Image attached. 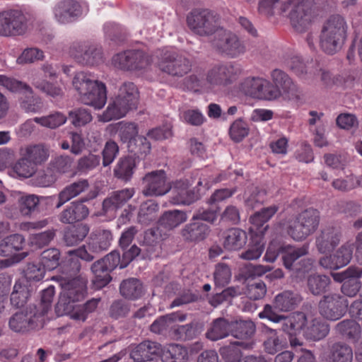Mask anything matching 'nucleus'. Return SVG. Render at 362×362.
<instances>
[{"mask_svg":"<svg viewBox=\"0 0 362 362\" xmlns=\"http://www.w3.org/2000/svg\"><path fill=\"white\" fill-rule=\"evenodd\" d=\"M263 314L275 323H281L283 332L289 335L302 334L307 339L319 341L329 333V325L320 317L307 316L302 312L293 313L288 316L275 315L267 306Z\"/></svg>","mask_w":362,"mask_h":362,"instance_id":"obj_1","label":"nucleus"},{"mask_svg":"<svg viewBox=\"0 0 362 362\" xmlns=\"http://www.w3.org/2000/svg\"><path fill=\"white\" fill-rule=\"evenodd\" d=\"M260 0L258 11L266 16H272L274 9L278 8L279 13L289 18L293 28L303 32L311 23L313 13L308 0Z\"/></svg>","mask_w":362,"mask_h":362,"instance_id":"obj_2","label":"nucleus"},{"mask_svg":"<svg viewBox=\"0 0 362 362\" xmlns=\"http://www.w3.org/2000/svg\"><path fill=\"white\" fill-rule=\"evenodd\" d=\"M72 84L78 93L82 103L95 109L104 107L107 100L105 85L90 72L79 71L74 76Z\"/></svg>","mask_w":362,"mask_h":362,"instance_id":"obj_3","label":"nucleus"},{"mask_svg":"<svg viewBox=\"0 0 362 362\" xmlns=\"http://www.w3.org/2000/svg\"><path fill=\"white\" fill-rule=\"evenodd\" d=\"M139 91L132 82H124L119 88L117 95L108 105L100 119L108 122L119 119L131 110L137 107Z\"/></svg>","mask_w":362,"mask_h":362,"instance_id":"obj_4","label":"nucleus"},{"mask_svg":"<svg viewBox=\"0 0 362 362\" xmlns=\"http://www.w3.org/2000/svg\"><path fill=\"white\" fill-rule=\"evenodd\" d=\"M348 25L340 15L330 16L324 23L320 36V45L327 54H333L342 47L347 37Z\"/></svg>","mask_w":362,"mask_h":362,"instance_id":"obj_5","label":"nucleus"},{"mask_svg":"<svg viewBox=\"0 0 362 362\" xmlns=\"http://www.w3.org/2000/svg\"><path fill=\"white\" fill-rule=\"evenodd\" d=\"M242 71L241 66L234 62L213 65L205 74L206 90L218 92L232 86L238 80Z\"/></svg>","mask_w":362,"mask_h":362,"instance_id":"obj_6","label":"nucleus"},{"mask_svg":"<svg viewBox=\"0 0 362 362\" xmlns=\"http://www.w3.org/2000/svg\"><path fill=\"white\" fill-rule=\"evenodd\" d=\"M319 222V211L310 208L288 221L287 233L293 240H303L316 230Z\"/></svg>","mask_w":362,"mask_h":362,"instance_id":"obj_7","label":"nucleus"},{"mask_svg":"<svg viewBox=\"0 0 362 362\" xmlns=\"http://www.w3.org/2000/svg\"><path fill=\"white\" fill-rule=\"evenodd\" d=\"M157 66L163 73L173 76H182L191 70V63L186 57L172 48L156 52Z\"/></svg>","mask_w":362,"mask_h":362,"instance_id":"obj_8","label":"nucleus"},{"mask_svg":"<svg viewBox=\"0 0 362 362\" xmlns=\"http://www.w3.org/2000/svg\"><path fill=\"white\" fill-rule=\"evenodd\" d=\"M28 30V18L21 9H7L0 12V36L24 35Z\"/></svg>","mask_w":362,"mask_h":362,"instance_id":"obj_9","label":"nucleus"},{"mask_svg":"<svg viewBox=\"0 0 362 362\" xmlns=\"http://www.w3.org/2000/svg\"><path fill=\"white\" fill-rule=\"evenodd\" d=\"M189 29L201 36L212 35L218 30V18L209 9H194L187 17Z\"/></svg>","mask_w":362,"mask_h":362,"instance_id":"obj_10","label":"nucleus"},{"mask_svg":"<svg viewBox=\"0 0 362 362\" xmlns=\"http://www.w3.org/2000/svg\"><path fill=\"white\" fill-rule=\"evenodd\" d=\"M211 43L218 52L230 58H237L246 52L245 43L236 34L223 29L216 33Z\"/></svg>","mask_w":362,"mask_h":362,"instance_id":"obj_11","label":"nucleus"},{"mask_svg":"<svg viewBox=\"0 0 362 362\" xmlns=\"http://www.w3.org/2000/svg\"><path fill=\"white\" fill-rule=\"evenodd\" d=\"M53 279L60 280L62 289L55 309L59 308L60 310L62 307L81 301L85 298L86 286L82 280L78 279H67L61 276H56Z\"/></svg>","mask_w":362,"mask_h":362,"instance_id":"obj_12","label":"nucleus"},{"mask_svg":"<svg viewBox=\"0 0 362 362\" xmlns=\"http://www.w3.org/2000/svg\"><path fill=\"white\" fill-rule=\"evenodd\" d=\"M44 319L35 306L25 311L17 312L10 318L9 327L15 332H26L43 326Z\"/></svg>","mask_w":362,"mask_h":362,"instance_id":"obj_13","label":"nucleus"},{"mask_svg":"<svg viewBox=\"0 0 362 362\" xmlns=\"http://www.w3.org/2000/svg\"><path fill=\"white\" fill-rule=\"evenodd\" d=\"M349 305L347 299L339 294L325 296L319 302V313L329 320H337L344 315Z\"/></svg>","mask_w":362,"mask_h":362,"instance_id":"obj_14","label":"nucleus"},{"mask_svg":"<svg viewBox=\"0 0 362 362\" xmlns=\"http://www.w3.org/2000/svg\"><path fill=\"white\" fill-rule=\"evenodd\" d=\"M270 76L273 87L279 91V98L283 97L295 103L301 100V91L286 72L276 69L271 72Z\"/></svg>","mask_w":362,"mask_h":362,"instance_id":"obj_15","label":"nucleus"},{"mask_svg":"<svg viewBox=\"0 0 362 362\" xmlns=\"http://www.w3.org/2000/svg\"><path fill=\"white\" fill-rule=\"evenodd\" d=\"M142 193L146 197L163 196L170 191L171 185L164 170H155L146 174Z\"/></svg>","mask_w":362,"mask_h":362,"instance_id":"obj_16","label":"nucleus"},{"mask_svg":"<svg viewBox=\"0 0 362 362\" xmlns=\"http://www.w3.org/2000/svg\"><path fill=\"white\" fill-rule=\"evenodd\" d=\"M342 238L341 228L328 224L322 226L315 237V245L322 254L332 252L340 243Z\"/></svg>","mask_w":362,"mask_h":362,"instance_id":"obj_17","label":"nucleus"},{"mask_svg":"<svg viewBox=\"0 0 362 362\" xmlns=\"http://www.w3.org/2000/svg\"><path fill=\"white\" fill-rule=\"evenodd\" d=\"M70 55L83 65L93 66L102 59L100 48L87 42H74L69 49Z\"/></svg>","mask_w":362,"mask_h":362,"instance_id":"obj_18","label":"nucleus"},{"mask_svg":"<svg viewBox=\"0 0 362 362\" xmlns=\"http://www.w3.org/2000/svg\"><path fill=\"white\" fill-rule=\"evenodd\" d=\"M97 195L98 192H90L81 201L71 202L59 215V221L63 223L73 224L85 219L89 214V210L83 202L95 198Z\"/></svg>","mask_w":362,"mask_h":362,"instance_id":"obj_19","label":"nucleus"},{"mask_svg":"<svg viewBox=\"0 0 362 362\" xmlns=\"http://www.w3.org/2000/svg\"><path fill=\"white\" fill-rule=\"evenodd\" d=\"M355 245L346 242L333 254L325 256L320 259V264L326 269H337L347 265L353 256Z\"/></svg>","mask_w":362,"mask_h":362,"instance_id":"obj_20","label":"nucleus"},{"mask_svg":"<svg viewBox=\"0 0 362 362\" xmlns=\"http://www.w3.org/2000/svg\"><path fill=\"white\" fill-rule=\"evenodd\" d=\"M100 300L97 298H92L88 300L83 305L71 304L62 307V309H55L57 316L69 315L71 320L85 322L88 318L90 313L94 312L99 303Z\"/></svg>","mask_w":362,"mask_h":362,"instance_id":"obj_21","label":"nucleus"},{"mask_svg":"<svg viewBox=\"0 0 362 362\" xmlns=\"http://www.w3.org/2000/svg\"><path fill=\"white\" fill-rule=\"evenodd\" d=\"M300 300V299L298 294L290 291H284L279 293L274 297L272 301V305L267 304L264 305L263 310L259 313V317L262 319L267 318L270 320L268 317L263 314L267 306L271 308L272 312L275 315H278L275 310L280 312H288L293 310L299 303Z\"/></svg>","mask_w":362,"mask_h":362,"instance_id":"obj_22","label":"nucleus"},{"mask_svg":"<svg viewBox=\"0 0 362 362\" xmlns=\"http://www.w3.org/2000/svg\"><path fill=\"white\" fill-rule=\"evenodd\" d=\"M53 11L56 21L61 24L72 23L82 15L81 5L74 0H64L58 3Z\"/></svg>","mask_w":362,"mask_h":362,"instance_id":"obj_23","label":"nucleus"},{"mask_svg":"<svg viewBox=\"0 0 362 362\" xmlns=\"http://www.w3.org/2000/svg\"><path fill=\"white\" fill-rule=\"evenodd\" d=\"M192 184L187 180L175 182L171 186L172 203L174 204H190L199 199V194L189 189Z\"/></svg>","mask_w":362,"mask_h":362,"instance_id":"obj_24","label":"nucleus"},{"mask_svg":"<svg viewBox=\"0 0 362 362\" xmlns=\"http://www.w3.org/2000/svg\"><path fill=\"white\" fill-rule=\"evenodd\" d=\"M135 194L133 187L117 190L104 199L103 209L105 213L115 211L124 206Z\"/></svg>","mask_w":362,"mask_h":362,"instance_id":"obj_25","label":"nucleus"},{"mask_svg":"<svg viewBox=\"0 0 362 362\" xmlns=\"http://www.w3.org/2000/svg\"><path fill=\"white\" fill-rule=\"evenodd\" d=\"M19 155L28 159L35 165L45 163L49 158V152L48 148L42 144H30L22 146L19 150Z\"/></svg>","mask_w":362,"mask_h":362,"instance_id":"obj_26","label":"nucleus"},{"mask_svg":"<svg viewBox=\"0 0 362 362\" xmlns=\"http://www.w3.org/2000/svg\"><path fill=\"white\" fill-rule=\"evenodd\" d=\"M160 345L156 342L145 341L137 345L131 352V358L136 362L152 361L159 356Z\"/></svg>","mask_w":362,"mask_h":362,"instance_id":"obj_27","label":"nucleus"},{"mask_svg":"<svg viewBox=\"0 0 362 362\" xmlns=\"http://www.w3.org/2000/svg\"><path fill=\"white\" fill-rule=\"evenodd\" d=\"M16 200L17 208L22 216H30L34 213L40 203V197L33 194L15 191L12 194Z\"/></svg>","mask_w":362,"mask_h":362,"instance_id":"obj_28","label":"nucleus"},{"mask_svg":"<svg viewBox=\"0 0 362 362\" xmlns=\"http://www.w3.org/2000/svg\"><path fill=\"white\" fill-rule=\"evenodd\" d=\"M89 187L86 179H80L66 185L58 194L56 208L59 209L67 202L78 196Z\"/></svg>","mask_w":362,"mask_h":362,"instance_id":"obj_29","label":"nucleus"},{"mask_svg":"<svg viewBox=\"0 0 362 362\" xmlns=\"http://www.w3.org/2000/svg\"><path fill=\"white\" fill-rule=\"evenodd\" d=\"M309 246L304 244L300 247L291 245H281L279 251L284 267L291 270L293 269V263L299 258L305 256L308 253Z\"/></svg>","mask_w":362,"mask_h":362,"instance_id":"obj_30","label":"nucleus"},{"mask_svg":"<svg viewBox=\"0 0 362 362\" xmlns=\"http://www.w3.org/2000/svg\"><path fill=\"white\" fill-rule=\"evenodd\" d=\"M247 240L246 232L237 228H230L223 235V246L229 251L241 249L245 245Z\"/></svg>","mask_w":362,"mask_h":362,"instance_id":"obj_31","label":"nucleus"},{"mask_svg":"<svg viewBox=\"0 0 362 362\" xmlns=\"http://www.w3.org/2000/svg\"><path fill=\"white\" fill-rule=\"evenodd\" d=\"M209 233V226L197 220L186 225L182 230V235L186 240L194 242L203 240Z\"/></svg>","mask_w":362,"mask_h":362,"instance_id":"obj_32","label":"nucleus"},{"mask_svg":"<svg viewBox=\"0 0 362 362\" xmlns=\"http://www.w3.org/2000/svg\"><path fill=\"white\" fill-rule=\"evenodd\" d=\"M232 322L225 318H217L211 324L206 332V337L211 341H217L231 334Z\"/></svg>","mask_w":362,"mask_h":362,"instance_id":"obj_33","label":"nucleus"},{"mask_svg":"<svg viewBox=\"0 0 362 362\" xmlns=\"http://www.w3.org/2000/svg\"><path fill=\"white\" fill-rule=\"evenodd\" d=\"M254 342L250 341L247 342L235 341L230 345L221 347L219 349V354L225 362H241L242 352L238 346L244 349H251Z\"/></svg>","mask_w":362,"mask_h":362,"instance_id":"obj_34","label":"nucleus"},{"mask_svg":"<svg viewBox=\"0 0 362 362\" xmlns=\"http://www.w3.org/2000/svg\"><path fill=\"white\" fill-rule=\"evenodd\" d=\"M159 209V204L153 200L143 202L139 206L137 215L138 222L142 225L148 226L156 221Z\"/></svg>","mask_w":362,"mask_h":362,"instance_id":"obj_35","label":"nucleus"},{"mask_svg":"<svg viewBox=\"0 0 362 362\" xmlns=\"http://www.w3.org/2000/svg\"><path fill=\"white\" fill-rule=\"evenodd\" d=\"M112 240V235L109 230H98L88 243L89 250L92 252L98 253L107 250Z\"/></svg>","mask_w":362,"mask_h":362,"instance_id":"obj_36","label":"nucleus"},{"mask_svg":"<svg viewBox=\"0 0 362 362\" xmlns=\"http://www.w3.org/2000/svg\"><path fill=\"white\" fill-rule=\"evenodd\" d=\"M327 357L326 361L322 358V362H352V349L348 345L336 343L332 345Z\"/></svg>","mask_w":362,"mask_h":362,"instance_id":"obj_37","label":"nucleus"},{"mask_svg":"<svg viewBox=\"0 0 362 362\" xmlns=\"http://www.w3.org/2000/svg\"><path fill=\"white\" fill-rule=\"evenodd\" d=\"M263 332L265 336L264 348L267 353L275 354L284 348L285 341L279 337L276 329L265 327Z\"/></svg>","mask_w":362,"mask_h":362,"instance_id":"obj_38","label":"nucleus"},{"mask_svg":"<svg viewBox=\"0 0 362 362\" xmlns=\"http://www.w3.org/2000/svg\"><path fill=\"white\" fill-rule=\"evenodd\" d=\"M122 296L130 300H135L142 296L144 288L141 282L134 278L124 280L119 287Z\"/></svg>","mask_w":362,"mask_h":362,"instance_id":"obj_39","label":"nucleus"},{"mask_svg":"<svg viewBox=\"0 0 362 362\" xmlns=\"http://www.w3.org/2000/svg\"><path fill=\"white\" fill-rule=\"evenodd\" d=\"M91 271L93 274L92 282L97 289H100L105 286L111 280L109 270L103 261H96L91 266Z\"/></svg>","mask_w":362,"mask_h":362,"instance_id":"obj_40","label":"nucleus"},{"mask_svg":"<svg viewBox=\"0 0 362 362\" xmlns=\"http://www.w3.org/2000/svg\"><path fill=\"white\" fill-rule=\"evenodd\" d=\"M188 359L187 350L182 345L168 344L163 351V362H187Z\"/></svg>","mask_w":362,"mask_h":362,"instance_id":"obj_41","label":"nucleus"},{"mask_svg":"<svg viewBox=\"0 0 362 362\" xmlns=\"http://www.w3.org/2000/svg\"><path fill=\"white\" fill-rule=\"evenodd\" d=\"M135 168L134 158L130 156L122 158L115 167L114 175L120 180L128 181L131 179Z\"/></svg>","mask_w":362,"mask_h":362,"instance_id":"obj_42","label":"nucleus"},{"mask_svg":"<svg viewBox=\"0 0 362 362\" xmlns=\"http://www.w3.org/2000/svg\"><path fill=\"white\" fill-rule=\"evenodd\" d=\"M187 218L186 214L182 211H168L160 217L158 223L165 228L173 229L185 222Z\"/></svg>","mask_w":362,"mask_h":362,"instance_id":"obj_43","label":"nucleus"},{"mask_svg":"<svg viewBox=\"0 0 362 362\" xmlns=\"http://www.w3.org/2000/svg\"><path fill=\"white\" fill-rule=\"evenodd\" d=\"M20 107L26 112H40L43 108V103L40 98L34 95L32 92H23V95L19 98Z\"/></svg>","mask_w":362,"mask_h":362,"instance_id":"obj_44","label":"nucleus"},{"mask_svg":"<svg viewBox=\"0 0 362 362\" xmlns=\"http://www.w3.org/2000/svg\"><path fill=\"white\" fill-rule=\"evenodd\" d=\"M255 329V325L251 320H236L232 322L231 335L237 339H250Z\"/></svg>","mask_w":362,"mask_h":362,"instance_id":"obj_45","label":"nucleus"},{"mask_svg":"<svg viewBox=\"0 0 362 362\" xmlns=\"http://www.w3.org/2000/svg\"><path fill=\"white\" fill-rule=\"evenodd\" d=\"M89 232V228L86 224H78L69 228L65 231L64 240L69 246H72L82 241Z\"/></svg>","mask_w":362,"mask_h":362,"instance_id":"obj_46","label":"nucleus"},{"mask_svg":"<svg viewBox=\"0 0 362 362\" xmlns=\"http://www.w3.org/2000/svg\"><path fill=\"white\" fill-rule=\"evenodd\" d=\"M116 132L123 143H129L139 136L138 124L132 122L122 121L116 124Z\"/></svg>","mask_w":362,"mask_h":362,"instance_id":"obj_47","label":"nucleus"},{"mask_svg":"<svg viewBox=\"0 0 362 362\" xmlns=\"http://www.w3.org/2000/svg\"><path fill=\"white\" fill-rule=\"evenodd\" d=\"M13 171L21 179L33 177L37 171V167L24 156H21L13 166Z\"/></svg>","mask_w":362,"mask_h":362,"instance_id":"obj_48","label":"nucleus"},{"mask_svg":"<svg viewBox=\"0 0 362 362\" xmlns=\"http://www.w3.org/2000/svg\"><path fill=\"white\" fill-rule=\"evenodd\" d=\"M100 163V157L98 155L88 153L81 157L76 163V170L81 175H86L95 169Z\"/></svg>","mask_w":362,"mask_h":362,"instance_id":"obj_49","label":"nucleus"},{"mask_svg":"<svg viewBox=\"0 0 362 362\" xmlns=\"http://www.w3.org/2000/svg\"><path fill=\"white\" fill-rule=\"evenodd\" d=\"M177 320L184 321L185 316L175 313L162 316L152 323L151 325V331L156 334H160L167 330L171 326L172 323Z\"/></svg>","mask_w":362,"mask_h":362,"instance_id":"obj_50","label":"nucleus"},{"mask_svg":"<svg viewBox=\"0 0 362 362\" xmlns=\"http://www.w3.org/2000/svg\"><path fill=\"white\" fill-rule=\"evenodd\" d=\"M67 120L66 116L60 112H55L47 116L36 117L34 118L35 123L40 124L42 127L55 129L66 123Z\"/></svg>","mask_w":362,"mask_h":362,"instance_id":"obj_51","label":"nucleus"},{"mask_svg":"<svg viewBox=\"0 0 362 362\" xmlns=\"http://www.w3.org/2000/svg\"><path fill=\"white\" fill-rule=\"evenodd\" d=\"M30 296L28 288L22 284L19 281H16L13 292L11 294V303L16 307H23Z\"/></svg>","mask_w":362,"mask_h":362,"instance_id":"obj_52","label":"nucleus"},{"mask_svg":"<svg viewBox=\"0 0 362 362\" xmlns=\"http://www.w3.org/2000/svg\"><path fill=\"white\" fill-rule=\"evenodd\" d=\"M330 279L325 275H311L308 279V287L313 295H320L327 291Z\"/></svg>","mask_w":362,"mask_h":362,"instance_id":"obj_53","label":"nucleus"},{"mask_svg":"<svg viewBox=\"0 0 362 362\" xmlns=\"http://www.w3.org/2000/svg\"><path fill=\"white\" fill-rule=\"evenodd\" d=\"M180 120L189 125L199 127L206 122V117L199 109H186L180 112Z\"/></svg>","mask_w":362,"mask_h":362,"instance_id":"obj_54","label":"nucleus"},{"mask_svg":"<svg viewBox=\"0 0 362 362\" xmlns=\"http://www.w3.org/2000/svg\"><path fill=\"white\" fill-rule=\"evenodd\" d=\"M0 86L12 93L32 92V88L27 83L5 75H0Z\"/></svg>","mask_w":362,"mask_h":362,"instance_id":"obj_55","label":"nucleus"},{"mask_svg":"<svg viewBox=\"0 0 362 362\" xmlns=\"http://www.w3.org/2000/svg\"><path fill=\"white\" fill-rule=\"evenodd\" d=\"M33 85L38 90L52 97L62 95V89L53 83L42 80L40 76H36L33 78Z\"/></svg>","mask_w":362,"mask_h":362,"instance_id":"obj_56","label":"nucleus"},{"mask_svg":"<svg viewBox=\"0 0 362 362\" xmlns=\"http://www.w3.org/2000/svg\"><path fill=\"white\" fill-rule=\"evenodd\" d=\"M258 87L257 99L264 100H274L279 98V91L275 87H273L272 82L269 80L260 77Z\"/></svg>","mask_w":362,"mask_h":362,"instance_id":"obj_57","label":"nucleus"},{"mask_svg":"<svg viewBox=\"0 0 362 362\" xmlns=\"http://www.w3.org/2000/svg\"><path fill=\"white\" fill-rule=\"evenodd\" d=\"M337 331L349 339H356L361 333L358 322L353 320H343L337 324Z\"/></svg>","mask_w":362,"mask_h":362,"instance_id":"obj_58","label":"nucleus"},{"mask_svg":"<svg viewBox=\"0 0 362 362\" xmlns=\"http://www.w3.org/2000/svg\"><path fill=\"white\" fill-rule=\"evenodd\" d=\"M129 151L137 155L138 156H145L151 151V144L147 139L143 136H139L134 139L127 143Z\"/></svg>","mask_w":362,"mask_h":362,"instance_id":"obj_59","label":"nucleus"},{"mask_svg":"<svg viewBox=\"0 0 362 362\" xmlns=\"http://www.w3.org/2000/svg\"><path fill=\"white\" fill-rule=\"evenodd\" d=\"M60 252L57 249L50 248L41 254V264L47 270H53L59 264Z\"/></svg>","mask_w":362,"mask_h":362,"instance_id":"obj_60","label":"nucleus"},{"mask_svg":"<svg viewBox=\"0 0 362 362\" xmlns=\"http://www.w3.org/2000/svg\"><path fill=\"white\" fill-rule=\"evenodd\" d=\"M131 70H142L147 69L151 64V57L141 50H131Z\"/></svg>","mask_w":362,"mask_h":362,"instance_id":"obj_61","label":"nucleus"},{"mask_svg":"<svg viewBox=\"0 0 362 362\" xmlns=\"http://www.w3.org/2000/svg\"><path fill=\"white\" fill-rule=\"evenodd\" d=\"M278 209V206L275 205L264 208L250 217V223L257 227H260L267 222L277 212Z\"/></svg>","mask_w":362,"mask_h":362,"instance_id":"obj_62","label":"nucleus"},{"mask_svg":"<svg viewBox=\"0 0 362 362\" xmlns=\"http://www.w3.org/2000/svg\"><path fill=\"white\" fill-rule=\"evenodd\" d=\"M69 119L74 127H81L92 120L90 113L85 108L78 107L69 112Z\"/></svg>","mask_w":362,"mask_h":362,"instance_id":"obj_63","label":"nucleus"},{"mask_svg":"<svg viewBox=\"0 0 362 362\" xmlns=\"http://www.w3.org/2000/svg\"><path fill=\"white\" fill-rule=\"evenodd\" d=\"M214 282L216 286L224 287L230 280L231 272L229 267L224 263L216 265L214 274Z\"/></svg>","mask_w":362,"mask_h":362,"instance_id":"obj_64","label":"nucleus"}]
</instances>
